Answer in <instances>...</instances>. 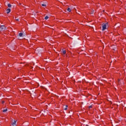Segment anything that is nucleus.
<instances>
[{
	"label": "nucleus",
	"mask_w": 126,
	"mask_h": 126,
	"mask_svg": "<svg viewBox=\"0 0 126 126\" xmlns=\"http://www.w3.org/2000/svg\"><path fill=\"white\" fill-rule=\"evenodd\" d=\"M16 124V121H14V122L12 124V125L13 126H15V124Z\"/></svg>",
	"instance_id": "obj_6"
},
{
	"label": "nucleus",
	"mask_w": 126,
	"mask_h": 126,
	"mask_svg": "<svg viewBox=\"0 0 126 126\" xmlns=\"http://www.w3.org/2000/svg\"><path fill=\"white\" fill-rule=\"evenodd\" d=\"M67 11H68L69 12H70V11H71V9H70V8H68L67 9Z\"/></svg>",
	"instance_id": "obj_8"
},
{
	"label": "nucleus",
	"mask_w": 126,
	"mask_h": 126,
	"mask_svg": "<svg viewBox=\"0 0 126 126\" xmlns=\"http://www.w3.org/2000/svg\"><path fill=\"white\" fill-rule=\"evenodd\" d=\"M62 52L63 53V55H65L66 54V51L65 50H62Z\"/></svg>",
	"instance_id": "obj_4"
},
{
	"label": "nucleus",
	"mask_w": 126,
	"mask_h": 126,
	"mask_svg": "<svg viewBox=\"0 0 126 126\" xmlns=\"http://www.w3.org/2000/svg\"><path fill=\"white\" fill-rule=\"evenodd\" d=\"M19 36L20 37H22V36H23V33H20L19 34Z\"/></svg>",
	"instance_id": "obj_7"
},
{
	"label": "nucleus",
	"mask_w": 126,
	"mask_h": 126,
	"mask_svg": "<svg viewBox=\"0 0 126 126\" xmlns=\"http://www.w3.org/2000/svg\"><path fill=\"white\" fill-rule=\"evenodd\" d=\"M33 94L36 95V94H35V92H33Z\"/></svg>",
	"instance_id": "obj_16"
},
{
	"label": "nucleus",
	"mask_w": 126,
	"mask_h": 126,
	"mask_svg": "<svg viewBox=\"0 0 126 126\" xmlns=\"http://www.w3.org/2000/svg\"><path fill=\"white\" fill-rule=\"evenodd\" d=\"M92 105H91V106H89V109H91V108H92Z\"/></svg>",
	"instance_id": "obj_15"
},
{
	"label": "nucleus",
	"mask_w": 126,
	"mask_h": 126,
	"mask_svg": "<svg viewBox=\"0 0 126 126\" xmlns=\"http://www.w3.org/2000/svg\"><path fill=\"white\" fill-rule=\"evenodd\" d=\"M2 103H4V101H2Z\"/></svg>",
	"instance_id": "obj_17"
},
{
	"label": "nucleus",
	"mask_w": 126,
	"mask_h": 126,
	"mask_svg": "<svg viewBox=\"0 0 126 126\" xmlns=\"http://www.w3.org/2000/svg\"><path fill=\"white\" fill-rule=\"evenodd\" d=\"M42 6H46V5L45 4H42Z\"/></svg>",
	"instance_id": "obj_13"
},
{
	"label": "nucleus",
	"mask_w": 126,
	"mask_h": 126,
	"mask_svg": "<svg viewBox=\"0 0 126 126\" xmlns=\"http://www.w3.org/2000/svg\"><path fill=\"white\" fill-rule=\"evenodd\" d=\"M104 11H105L104 10L103 11V12H104Z\"/></svg>",
	"instance_id": "obj_18"
},
{
	"label": "nucleus",
	"mask_w": 126,
	"mask_h": 126,
	"mask_svg": "<svg viewBox=\"0 0 126 126\" xmlns=\"http://www.w3.org/2000/svg\"><path fill=\"white\" fill-rule=\"evenodd\" d=\"M94 13V10H93L92 11L91 13V14H93Z\"/></svg>",
	"instance_id": "obj_11"
},
{
	"label": "nucleus",
	"mask_w": 126,
	"mask_h": 126,
	"mask_svg": "<svg viewBox=\"0 0 126 126\" xmlns=\"http://www.w3.org/2000/svg\"><path fill=\"white\" fill-rule=\"evenodd\" d=\"M6 11H7L6 12H7V14H8V13H9L11 11L10 8H8L7 9Z\"/></svg>",
	"instance_id": "obj_3"
},
{
	"label": "nucleus",
	"mask_w": 126,
	"mask_h": 126,
	"mask_svg": "<svg viewBox=\"0 0 126 126\" xmlns=\"http://www.w3.org/2000/svg\"><path fill=\"white\" fill-rule=\"evenodd\" d=\"M49 19V17L48 16H46L45 18L44 19H45V20H47V19Z\"/></svg>",
	"instance_id": "obj_9"
},
{
	"label": "nucleus",
	"mask_w": 126,
	"mask_h": 126,
	"mask_svg": "<svg viewBox=\"0 0 126 126\" xmlns=\"http://www.w3.org/2000/svg\"><path fill=\"white\" fill-rule=\"evenodd\" d=\"M108 23H103L102 24V31H104L105 30H106V29H107V25Z\"/></svg>",
	"instance_id": "obj_1"
},
{
	"label": "nucleus",
	"mask_w": 126,
	"mask_h": 126,
	"mask_svg": "<svg viewBox=\"0 0 126 126\" xmlns=\"http://www.w3.org/2000/svg\"><path fill=\"white\" fill-rule=\"evenodd\" d=\"M65 107H66L64 108V110H67V105H66Z\"/></svg>",
	"instance_id": "obj_12"
},
{
	"label": "nucleus",
	"mask_w": 126,
	"mask_h": 126,
	"mask_svg": "<svg viewBox=\"0 0 126 126\" xmlns=\"http://www.w3.org/2000/svg\"><path fill=\"white\" fill-rule=\"evenodd\" d=\"M7 6H8V7H11V4H9V3H8V4H7Z\"/></svg>",
	"instance_id": "obj_10"
},
{
	"label": "nucleus",
	"mask_w": 126,
	"mask_h": 126,
	"mask_svg": "<svg viewBox=\"0 0 126 126\" xmlns=\"http://www.w3.org/2000/svg\"><path fill=\"white\" fill-rule=\"evenodd\" d=\"M2 112L3 113H6V112H7V108H6L5 109L3 110Z\"/></svg>",
	"instance_id": "obj_5"
},
{
	"label": "nucleus",
	"mask_w": 126,
	"mask_h": 126,
	"mask_svg": "<svg viewBox=\"0 0 126 126\" xmlns=\"http://www.w3.org/2000/svg\"><path fill=\"white\" fill-rule=\"evenodd\" d=\"M15 20L17 21H19V19H17L16 18H15Z\"/></svg>",
	"instance_id": "obj_14"
},
{
	"label": "nucleus",
	"mask_w": 126,
	"mask_h": 126,
	"mask_svg": "<svg viewBox=\"0 0 126 126\" xmlns=\"http://www.w3.org/2000/svg\"><path fill=\"white\" fill-rule=\"evenodd\" d=\"M6 29V28L4 26H1L0 27V31H4Z\"/></svg>",
	"instance_id": "obj_2"
}]
</instances>
